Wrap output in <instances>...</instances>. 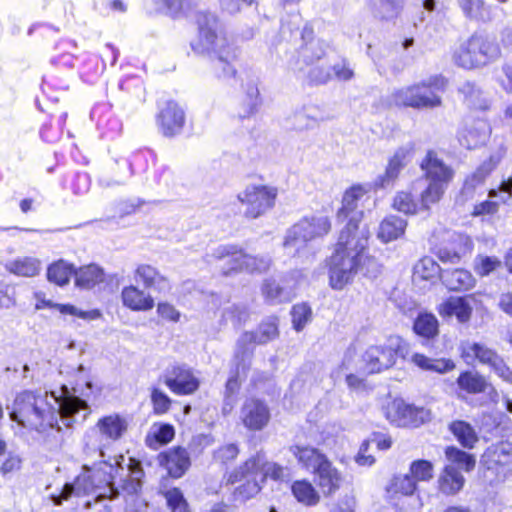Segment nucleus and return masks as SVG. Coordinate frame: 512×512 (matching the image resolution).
I'll return each instance as SVG.
<instances>
[{"label": "nucleus", "mask_w": 512, "mask_h": 512, "mask_svg": "<svg viewBox=\"0 0 512 512\" xmlns=\"http://www.w3.org/2000/svg\"><path fill=\"white\" fill-rule=\"evenodd\" d=\"M9 409L10 420L20 430L36 432L49 449L63 441L62 427L85 421L91 410L85 400L62 385L50 392L24 390L16 394Z\"/></svg>", "instance_id": "nucleus-1"}, {"label": "nucleus", "mask_w": 512, "mask_h": 512, "mask_svg": "<svg viewBox=\"0 0 512 512\" xmlns=\"http://www.w3.org/2000/svg\"><path fill=\"white\" fill-rule=\"evenodd\" d=\"M90 469L97 498L114 499L120 491L133 495L142 489L144 470L140 461L132 457L119 455L114 462L101 460Z\"/></svg>", "instance_id": "nucleus-2"}, {"label": "nucleus", "mask_w": 512, "mask_h": 512, "mask_svg": "<svg viewBox=\"0 0 512 512\" xmlns=\"http://www.w3.org/2000/svg\"><path fill=\"white\" fill-rule=\"evenodd\" d=\"M196 23L198 38L191 43L192 50L209 56L212 69L218 78L234 77L236 69L232 61L236 58L235 49L218 33L217 17L210 12L200 11L196 15Z\"/></svg>", "instance_id": "nucleus-3"}, {"label": "nucleus", "mask_w": 512, "mask_h": 512, "mask_svg": "<svg viewBox=\"0 0 512 512\" xmlns=\"http://www.w3.org/2000/svg\"><path fill=\"white\" fill-rule=\"evenodd\" d=\"M368 244V231L361 234H349L341 230L333 254L328 259V274L330 286L342 290L351 283L359 273V257L362 249Z\"/></svg>", "instance_id": "nucleus-4"}, {"label": "nucleus", "mask_w": 512, "mask_h": 512, "mask_svg": "<svg viewBox=\"0 0 512 512\" xmlns=\"http://www.w3.org/2000/svg\"><path fill=\"white\" fill-rule=\"evenodd\" d=\"M447 81L443 76L435 75L418 83L394 89L386 98L388 107L413 108L416 110L433 109L442 105L441 93L445 91Z\"/></svg>", "instance_id": "nucleus-5"}, {"label": "nucleus", "mask_w": 512, "mask_h": 512, "mask_svg": "<svg viewBox=\"0 0 512 512\" xmlns=\"http://www.w3.org/2000/svg\"><path fill=\"white\" fill-rule=\"evenodd\" d=\"M500 55V47L494 39L474 33L454 49L452 60L458 67L470 70L484 67L497 60Z\"/></svg>", "instance_id": "nucleus-6"}, {"label": "nucleus", "mask_w": 512, "mask_h": 512, "mask_svg": "<svg viewBox=\"0 0 512 512\" xmlns=\"http://www.w3.org/2000/svg\"><path fill=\"white\" fill-rule=\"evenodd\" d=\"M481 479L485 486L497 488L512 475V443L499 441L488 446L480 458Z\"/></svg>", "instance_id": "nucleus-7"}, {"label": "nucleus", "mask_w": 512, "mask_h": 512, "mask_svg": "<svg viewBox=\"0 0 512 512\" xmlns=\"http://www.w3.org/2000/svg\"><path fill=\"white\" fill-rule=\"evenodd\" d=\"M127 430V421L119 414L104 416L84 436L86 454L99 452L104 457V449L117 441Z\"/></svg>", "instance_id": "nucleus-8"}, {"label": "nucleus", "mask_w": 512, "mask_h": 512, "mask_svg": "<svg viewBox=\"0 0 512 512\" xmlns=\"http://www.w3.org/2000/svg\"><path fill=\"white\" fill-rule=\"evenodd\" d=\"M331 230V221L326 215L304 217L286 232L283 246L289 252L297 254L312 240L322 238Z\"/></svg>", "instance_id": "nucleus-9"}, {"label": "nucleus", "mask_w": 512, "mask_h": 512, "mask_svg": "<svg viewBox=\"0 0 512 512\" xmlns=\"http://www.w3.org/2000/svg\"><path fill=\"white\" fill-rule=\"evenodd\" d=\"M213 256L223 262L221 269L224 275L233 272L263 273L271 265L269 257L247 254L236 245H221L215 249Z\"/></svg>", "instance_id": "nucleus-10"}, {"label": "nucleus", "mask_w": 512, "mask_h": 512, "mask_svg": "<svg viewBox=\"0 0 512 512\" xmlns=\"http://www.w3.org/2000/svg\"><path fill=\"white\" fill-rule=\"evenodd\" d=\"M445 455L450 464L446 465L439 474L438 490L444 495L452 496L459 493L465 484L464 476L454 465L469 472L474 469L476 460L473 455L456 447H447Z\"/></svg>", "instance_id": "nucleus-11"}, {"label": "nucleus", "mask_w": 512, "mask_h": 512, "mask_svg": "<svg viewBox=\"0 0 512 512\" xmlns=\"http://www.w3.org/2000/svg\"><path fill=\"white\" fill-rule=\"evenodd\" d=\"M278 188L272 185L250 184L237 194L248 219H257L270 211L276 203Z\"/></svg>", "instance_id": "nucleus-12"}, {"label": "nucleus", "mask_w": 512, "mask_h": 512, "mask_svg": "<svg viewBox=\"0 0 512 512\" xmlns=\"http://www.w3.org/2000/svg\"><path fill=\"white\" fill-rule=\"evenodd\" d=\"M461 357L468 365L476 361L487 365L495 374L507 383H512V371L503 359L486 345L466 341L461 344Z\"/></svg>", "instance_id": "nucleus-13"}, {"label": "nucleus", "mask_w": 512, "mask_h": 512, "mask_svg": "<svg viewBox=\"0 0 512 512\" xmlns=\"http://www.w3.org/2000/svg\"><path fill=\"white\" fill-rule=\"evenodd\" d=\"M262 463L263 458L260 455L252 456L229 474L227 482L230 484L245 481L236 487L234 491L235 499L245 501L260 491L258 478L261 477L260 468Z\"/></svg>", "instance_id": "nucleus-14"}, {"label": "nucleus", "mask_w": 512, "mask_h": 512, "mask_svg": "<svg viewBox=\"0 0 512 512\" xmlns=\"http://www.w3.org/2000/svg\"><path fill=\"white\" fill-rule=\"evenodd\" d=\"M369 189L361 184H356L347 189L342 197V205L337 211L336 219L338 222L348 220L342 230H348L349 234H361L366 229H359V223L363 212L358 210V203L367 195Z\"/></svg>", "instance_id": "nucleus-15"}, {"label": "nucleus", "mask_w": 512, "mask_h": 512, "mask_svg": "<svg viewBox=\"0 0 512 512\" xmlns=\"http://www.w3.org/2000/svg\"><path fill=\"white\" fill-rule=\"evenodd\" d=\"M385 416L390 423L398 427L419 426L431 418L430 410L394 399L385 408Z\"/></svg>", "instance_id": "nucleus-16"}, {"label": "nucleus", "mask_w": 512, "mask_h": 512, "mask_svg": "<svg viewBox=\"0 0 512 512\" xmlns=\"http://www.w3.org/2000/svg\"><path fill=\"white\" fill-rule=\"evenodd\" d=\"M507 152V148L504 144H500L495 147L488 156L487 159L476 168V170L469 175L463 185L461 195L465 200L473 197L474 191L477 187L481 186L486 178L494 171L497 166L504 159Z\"/></svg>", "instance_id": "nucleus-17"}, {"label": "nucleus", "mask_w": 512, "mask_h": 512, "mask_svg": "<svg viewBox=\"0 0 512 512\" xmlns=\"http://www.w3.org/2000/svg\"><path fill=\"white\" fill-rule=\"evenodd\" d=\"M164 384L177 395H189L199 388V380L186 365L175 364L163 374Z\"/></svg>", "instance_id": "nucleus-18"}, {"label": "nucleus", "mask_w": 512, "mask_h": 512, "mask_svg": "<svg viewBox=\"0 0 512 512\" xmlns=\"http://www.w3.org/2000/svg\"><path fill=\"white\" fill-rule=\"evenodd\" d=\"M313 31L309 27H305L302 32L304 44L297 51V59L291 63L294 70L303 71L305 68L314 65L315 62L322 59L326 54L327 44L312 36Z\"/></svg>", "instance_id": "nucleus-19"}, {"label": "nucleus", "mask_w": 512, "mask_h": 512, "mask_svg": "<svg viewBox=\"0 0 512 512\" xmlns=\"http://www.w3.org/2000/svg\"><path fill=\"white\" fill-rule=\"evenodd\" d=\"M261 105L262 98L258 88V80L253 77L242 80L237 117L242 120L249 119L259 111Z\"/></svg>", "instance_id": "nucleus-20"}, {"label": "nucleus", "mask_w": 512, "mask_h": 512, "mask_svg": "<svg viewBox=\"0 0 512 512\" xmlns=\"http://www.w3.org/2000/svg\"><path fill=\"white\" fill-rule=\"evenodd\" d=\"M414 150V144L411 142L399 147L390 158L385 173L377 178L376 186L386 188L393 185L401 170L411 161Z\"/></svg>", "instance_id": "nucleus-21"}, {"label": "nucleus", "mask_w": 512, "mask_h": 512, "mask_svg": "<svg viewBox=\"0 0 512 512\" xmlns=\"http://www.w3.org/2000/svg\"><path fill=\"white\" fill-rule=\"evenodd\" d=\"M491 134V127L484 119L467 121L458 132V140L461 146L474 149L484 145Z\"/></svg>", "instance_id": "nucleus-22"}, {"label": "nucleus", "mask_w": 512, "mask_h": 512, "mask_svg": "<svg viewBox=\"0 0 512 512\" xmlns=\"http://www.w3.org/2000/svg\"><path fill=\"white\" fill-rule=\"evenodd\" d=\"M157 123L164 136L173 137L181 133L185 124L184 110L174 101H168L161 108Z\"/></svg>", "instance_id": "nucleus-23"}, {"label": "nucleus", "mask_w": 512, "mask_h": 512, "mask_svg": "<svg viewBox=\"0 0 512 512\" xmlns=\"http://www.w3.org/2000/svg\"><path fill=\"white\" fill-rule=\"evenodd\" d=\"M240 417L247 429L260 431L268 424L270 411L264 402L251 398L244 402Z\"/></svg>", "instance_id": "nucleus-24"}, {"label": "nucleus", "mask_w": 512, "mask_h": 512, "mask_svg": "<svg viewBox=\"0 0 512 512\" xmlns=\"http://www.w3.org/2000/svg\"><path fill=\"white\" fill-rule=\"evenodd\" d=\"M278 336L276 317L264 320L256 332H244L237 340V353L244 354L250 344H265Z\"/></svg>", "instance_id": "nucleus-25"}, {"label": "nucleus", "mask_w": 512, "mask_h": 512, "mask_svg": "<svg viewBox=\"0 0 512 512\" xmlns=\"http://www.w3.org/2000/svg\"><path fill=\"white\" fill-rule=\"evenodd\" d=\"M427 181L438 182L448 185L454 176V171L446 165L433 150H429L420 163Z\"/></svg>", "instance_id": "nucleus-26"}, {"label": "nucleus", "mask_w": 512, "mask_h": 512, "mask_svg": "<svg viewBox=\"0 0 512 512\" xmlns=\"http://www.w3.org/2000/svg\"><path fill=\"white\" fill-rule=\"evenodd\" d=\"M366 369L369 373H379L395 364V351L393 346H370L363 356Z\"/></svg>", "instance_id": "nucleus-27"}, {"label": "nucleus", "mask_w": 512, "mask_h": 512, "mask_svg": "<svg viewBox=\"0 0 512 512\" xmlns=\"http://www.w3.org/2000/svg\"><path fill=\"white\" fill-rule=\"evenodd\" d=\"M95 493L96 483L92 479L91 469L86 465L83 467V472L79 474L73 483H66L59 495H52L51 498L55 505H60L63 500L68 499L72 494H90Z\"/></svg>", "instance_id": "nucleus-28"}, {"label": "nucleus", "mask_w": 512, "mask_h": 512, "mask_svg": "<svg viewBox=\"0 0 512 512\" xmlns=\"http://www.w3.org/2000/svg\"><path fill=\"white\" fill-rule=\"evenodd\" d=\"M473 295L462 297H449L439 308V313L443 316H455L460 323H466L470 320L473 311Z\"/></svg>", "instance_id": "nucleus-29"}, {"label": "nucleus", "mask_w": 512, "mask_h": 512, "mask_svg": "<svg viewBox=\"0 0 512 512\" xmlns=\"http://www.w3.org/2000/svg\"><path fill=\"white\" fill-rule=\"evenodd\" d=\"M159 462L174 478L181 477L190 466L189 454L182 447H175L160 454Z\"/></svg>", "instance_id": "nucleus-30"}, {"label": "nucleus", "mask_w": 512, "mask_h": 512, "mask_svg": "<svg viewBox=\"0 0 512 512\" xmlns=\"http://www.w3.org/2000/svg\"><path fill=\"white\" fill-rule=\"evenodd\" d=\"M134 280L146 289L163 292L170 289L168 279L155 267L149 264H139L134 271Z\"/></svg>", "instance_id": "nucleus-31"}, {"label": "nucleus", "mask_w": 512, "mask_h": 512, "mask_svg": "<svg viewBox=\"0 0 512 512\" xmlns=\"http://www.w3.org/2000/svg\"><path fill=\"white\" fill-rule=\"evenodd\" d=\"M316 482L326 495L335 493L341 486L342 475L328 458L314 471Z\"/></svg>", "instance_id": "nucleus-32"}, {"label": "nucleus", "mask_w": 512, "mask_h": 512, "mask_svg": "<svg viewBox=\"0 0 512 512\" xmlns=\"http://www.w3.org/2000/svg\"><path fill=\"white\" fill-rule=\"evenodd\" d=\"M121 300L123 305L132 311H149L155 305L150 293L134 285L122 289Z\"/></svg>", "instance_id": "nucleus-33"}, {"label": "nucleus", "mask_w": 512, "mask_h": 512, "mask_svg": "<svg viewBox=\"0 0 512 512\" xmlns=\"http://www.w3.org/2000/svg\"><path fill=\"white\" fill-rule=\"evenodd\" d=\"M410 362L422 371L445 374L455 368V364L450 359L430 358L422 353H412Z\"/></svg>", "instance_id": "nucleus-34"}, {"label": "nucleus", "mask_w": 512, "mask_h": 512, "mask_svg": "<svg viewBox=\"0 0 512 512\" xmlns=\"http://www.w3.org/2000/svg\"><path fill=\"white\" fill-rule=\"evenodd\" d=\"M441 279L449 290H469L475 285V278L465 269L447 270L441 273Z\"/></svg>", "instance_id": "nucleus-35"}, {"label": "nucleus", "mask_w": 512, "mask_h": 512, "mask_svg": "<svg viewBox=\"0 0 512 512\" xmlns=\"http://www.w3.org/2000/svg\"><path fill=\"white\" fill-rule=\"evenodd\" d=\"M407 221L399 216L390 215L380 223L378 238L390 242L401 237L406 229Z\"/></svg>", "instance_id": "nucleus-36"}, {"label": "nucleus", "mask_w": 512, "mask_h": 512, "mask_svg": "<svg viewBox=\"0 0 512 512\" xmlns=\"http://www.w3.org/2000/svg\"><path fill=\"white\" fill-rule=\"evenodd\" d=\"M290 451L304 468L313 472L327 459L313 447L295 445L290 448Z\"/></svg>", "instance_id": "nucleus-37"}, {"label": "nucleus", "mask_w": 512, "mask_h": 512, "mask_svg": "<svg viewBox=\"0 0 512 512\" xmlns=\"http://www.w3.org/2000/svg\"><path fill=\"white\" fill-rule=\"evenodd\" d=\"M459 93L463 95L464 101L468 107L478 110H486L489 106L481 89L473 82H464L459 87Z\"/></svg>", "instance_id": "nucleus-38"}, {"label": "nucleus", "mask_w": 512, "mask_h": 512, "mask_svg": "<svg viewBox=\"0 0 512 512\" xmlns=\"http://www.w3.org/2000/svg\"><path fill=\"white\" fill-rule=\"evenodd\" d=\"M40 261L34 257H23L6 264V269L17 276L33 277L40 271Z\"/></svg>", "instance_id": "nucleus-39"}, {"label": "nucleus", "mask_w": 512, "mask_h": 512, "mask_svg": "<svg viewBox=\"0 0 512 512\" xmlns=\"http://www.w3.org/2000/svg\"><path fill=\"white\" fill-rule=\"evenodd\" d=\"M104 280V271L97 265L91 264L75 271L76 285L81 288H92Z\"/></svg>", "instance_id": "nucleus-40"}, {"label": "nucleus", "mask_w": 512, "mask_h": 512, "mask_svg": "<svg viewBox=\"0 0 512 512\" xmlns=\"http://www.w3.org/2000/svg\"><path fill=\"white\" fill-rule=\"evenodd\" d=\"M466 17L477 21H489L490 7L484 0H458Z\"/></svg>", "instance_id": "nucleus-41"}, {"label": "nucleus", "mask_w": 512, "mask_h": 512, "mask_svg": "<svg viewBox=\"0 0 512 512\" xmlns=\"http://www.w3.org/2000/svg\"><path fill=\"white\" fill-rule=\"evenodd\" d=\"M175 435L174 427L170 424H160L153 426L146 436L148 447L158 449L160 446L169 443Z\"/></svg>", "instance_id": "nucleus-42"}, {"label": "nucleus", "mask_w": 512, "mask_h": 512, "mask_svg": "<svg viewBox=\"0 0 512 512\" xmlns=\"http://www.w3.org/2000/svg\"><path fill=\"white\" fill-rule=\"evenodd\" d=\"M438 320L431 313H420L414 321V332L426 339H432L438 334Z\"/></svg>", "instance_id": "nucleus-43"}, {"label": "nucleus", "mask_w": 512, "mask_h": 512, "mask_svg": "<svg viewBox=\"0 0 512 512\" xmlns=\"http://www.w3.org/2000/svg\"><path fill=\"white\" fill-rule=\"evenodd\" d=\"M291 489L295 498L304 505L313 506L320 500L319 494L309 481H295Z\"/></svg>", "instance_id": "nucleus-44"}, {"label": "nucleus", "mask_w": 512, "mask_h": 512, "mask_svg": "<svg viewBox=\"0 0 512 512\" xmlns=\"http://www.w3.org/2000/svg\"><path fill=\"white\" fill-rule=\"evenodd\" d=\"M450 430L459 443L465 448H473L475 443L478 441L475 430L465 421L459 420L452 422Z\"/></svg>", "instance_id": "nucleus-45"}, {"label": "nucleus", "mask_w": 512, "mask_h": 512, "mask_svg": "<svg viewBox=\"0 0 512 512\" xmlns=\"http://www.w3.org/2000/svg\"><path fill=\"white\" fill-rule=\"evenodd\" d=\"M73 274H75L73 266L63 260L51 264L47 270L48 280L59 286L66 285Z\"/></svg>", "instance_id": "nucleus-46"}, {"label": "nucleus", "mask_w": 512, "mask_h": 512, "mask_svg": "<svg viewBox=\"0 0 512 512\" xmlns=\"http://www.w3.org/2000/svg\"><path fill=\"white\" fill-rule=\"evenodd\" d=\"M417 488L415 480L408 474L394 476L387 486L389 495H412Z\"/></svg>", "instance_id": "nucleus-47"}, {"label": "nucleus", "mask_w": 512, "mask_h": 512, "mask_svg": "<svg viewBox=\"0 0 512 512\" xmlns=\"http://www.w3.org/2000/svg\"><path fill=\"white\" fill-rule=\"evenodd\" d=\"M448 185L428 181L427 187L420 193V207L429 210L431 205L438 203L444 195Z\"/></svg>", "instance_id": "nucleus-48"}, {"label": "nucleus", "mask_w": 512, "mask_h": 512, "mask_svg": "<svg viewBox=\"0 0 512 512\" xmlns=\"http://www.w3.org/2000/svg\"><path fill=\"white\" fill-rule=\"evenodd\" d=\"M440 274V267L431 257L420 259L414 266L413 280H433Z\"/></svg>", "instance_id": "nucleus-49"}, {"label": "nucleus", "mask_w": 512, "mask_h": 512, "mask_svg": "<svg viewBox=\"0 0 512 512\" xmlns=\"http://www.w3.org/2000/svg\"><path fill=\"white\" fill-rule=\"evenodd\" d=\"M262 294L268 303L276 304L284 301H290L292 294L290 291L280 287L274 280L266 279L262 286Z\"/></svg>", "instance_id": "nucleus-50"}, {"label": "nucleus", "mask_w": 512, "mask_h": 512, "mask_svg": "<svg viewBox=\"0 0 512 512\" xmlns=\"http://www.w3.org/2000/svg\"><path fill=\"white\" fill-rule=\"evenodd\" d=\"M458 386L471 394H477L484 392L486 389V381L485 379L472 372H463L457 379Z\"/></svg>", "instance_id": "nucleus-51"}, {"label": "nucleus", "mask_w": 512, "mask_h": 512, "mask_svg": "<svg viewBox=\"0 0 512 512\" xmlns=\"http://www.w3.org/2000/svg\"><path fill=\"white\" fill-rule=\"evenodd\" d=\"M393 208L404 214H416L420 207V204L414 199L410 192L400 191L393 199Z\"/></svg>", "instance_id": "nucleus-52"}, {"label": "nucleus", "mask_w": 512, "mask_h": 512, "mask_svg": "<svg viewBox=\"0 0 512 512\" xmlns=\"http://www.w3.org/2000/svg\"><path fill=\"white\" fill-rule=\"evenodd\" d=\"M502 263L495 256L477 255L474 259V271L481 277L488 276L498 270Z\"/></svg>", "instance_id": "nucleus-53"}, {"label": "nucleus", "mask_w": 512, "mask_h": 512, "mask_svg": "<svg viewBox=\"0 0 512 512\" xmlns=\"http://www.w3.org/2000/svg\"><path fill=\"white\" fill-rule=\"evenodd\" d=\"M168 508L172 512H189L188 503L179 488L173 487L162 492Z\"/></svg>", "instance_id": "nucleus-54"}, {"label": "nucleus", "mask_w": 512, "mask_h": 512, "mask_svg": "<svg viewBox=\"0 0 512 512\" xmlns=\"http://www.w3.org/2000/svg\"><path fill=\"white\" fill-rule=\"evenodd\" d=\"M359 273L368 278H376L381 273V265L377 259L366 253V249H362L359 257Z\"/></svg>", "instance_id": "nucleus-55"}, {"label": "nucleus", "mask_w": 512, "mask_h": 512, "mask_svg": "<svg viewBox=\"0 0 512 512\" xmlns=\"http://www.w3.org/2000/svg\"><path fill=\"white\" fill-rule=\"evenodd\" d=\"M292 324L296 331H301L311 321L312 310L306 303L296 304L291 310Z\"/></svg>", "instance_id": "nucleus-56"}, {"label": "nucleus", "mask_w": 512, "mask_h": 512, "mask_svg": "<svg viewBox=\"0 0 512 512\" xmlns=\"http://www.w3.org/2000/svg\"><path fill=\"white\" fill-rule=\"evenodd\" d=\"M433 465L427 460H416L410 465L411 477L417 481H429L433 477Z\"/></svg>", "instance_id": "nucleus-57"}, {"label": "nucleus", "mask_w": 512, "mask_h": 512, "mask_svg": "<svg viewBox=\"0 0 512 512\" xmlns=\"http://www.w3.org/2000/svg\"><path fill=\"white\" fill-rule=\"evenodd\" d=\"M155 5L157 12L166 13L172 17H177L183 10L187 0H151Z\"/></svg>", "instance_id": "nucleus-58"}, {"label": "nucleus", "mask_w": 512, "mask_h": 512, "mask_svg": "<svg viewBox=\"0 0 512 512\" xmlns=\"http://www.w3.org/2000/svg\"><path fill=\"white\" fill-rule=\"evenodd\" d=\"M54 307L61 314H69L85 320H96L101 317V313L97 309L82 311L71 304H55Z\"/></svg>", "instance_id": "nucleus-59"}, {"label": "nucleus", "mask_w": 512, "mask_h": 512, "mask_svg": "<svg viewBox=\"0 0 512 512\" xmlns=\"http://www.w3.org/2000/svg\"><path fill=\"white\" fill-rule=\"evenodd\" d=\"M151 402L155 414L162 415L169 411L171 399L159 388L153 387L151 390Z\"/></svg>", "instance_id": "nucleus-60"}, {"label": "nucleus", "mask_w": 512, "mask_h": 512, "mask_svg": "<svg viewBox=\"0 0 512 512\" xmlns=\"http://www.w3.org/2000/svg\"><path fill=\"white\" fill-rule=\"evenodd\" d=\"M402 9V0H380L379 14L383 19L396 17Z\"/></svg>", "instance_id": "nucleus-61"}, {"label": "nucleus", "mask_w": 512, "mask_h": 512, "mask_svg": "<svg viewBox=\"0 0 512 512\" xmlns=\"http://www.w3.org/2000/svg\"><path fill=\"white\" fill-rule=\"evenodd\" d=\"M323 120V117H318L317 115L310 112H301L295 115V126L297 129H312L318 125L320 121Z\"/></svg>", "instance_id": "nucleus-62"}, {"label": "nucleus", "mask_w": 512, "mask_h": 512, "mask_svg": "<svg viewBox=\"0 0 512 512\" xmlns=\"http://www.w3.org/2000/svg\"><path fill=\"white\" fill-rule=\"evenodd\" d=\"M239 453V449L235 444H227L214 452V459L217 462L222 464H227L228 462L234 460Z\"/></svg>", "instance_id": "nucleus-63"}, {"label": "nucleus", "mask_w": 512, "mask_h": 512, "mask_svg": "<svg viewBox=\"0 0 512 512\" xmlns=\"http://www.w3.org/2000/svg\"><path fill=\"white\" fill-rule=\"evenodd\" d=\"M240 384L238 381L237 376H231L227 380L226 383V389H225V404L223 406V412L227 413L232 409L233 406V396L237 393L239 390Z\"/></svg>", "instance_id": "nucleus-64"}]
</instances>
